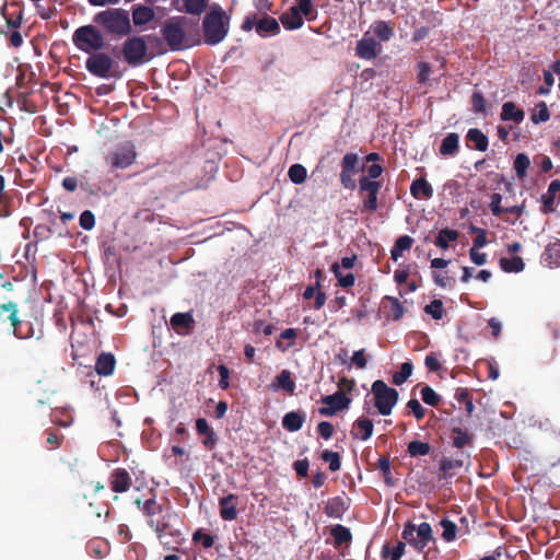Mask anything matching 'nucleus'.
Here are the masks:
<instances>
[{
  "label": "nucleus",
  "instance_id": "obj_1",
  "mask_svg": "<svg viewBox=\"0 0 560 560\" xmlns=\"http://www.w3.org/2000/svg\"><path fill=\"white\" fill-rule=\"evenodd\" d=\"M93 23L112 37L122 38L132 32L130 14L122 8H109L97 12Z\"/></svg>",
  "mask_w": 560,
  "mask_h": 560
},
{
  "label": "nucleus",
  "instance_id": "obj_2",
  "mask_svg": "<svg viewBox=\"0 0 560 560\" xmlns=\"http://www.w3.org/2000/svg\"><path fill=\"white\" fill-rule=\"evenodd\" d=\"M230 16L219 4H213L202 21L203 39L208 45H218L228 35Z\"/></svg>",
  "mask_w": 560,
  "mask_h": 560
},
{
  "label": "nucleus",
  "instance_id": "obj_3",
  "mask_svg": "<svg viewBox=\"0 0 560 560\" xmlns=\"http://www.w3.org/2000/svg\"><path fill=\"white\" fill-rule=\"evenodd\" d=\"M136 504L141 508L147 517L148 525L161 537L166 533L170 524V509L165 504L159 503L155 498H150L144 501L141 506V501L136 500Z\"/></svg>",
  "mask_w": 560,
  "mask_h": 560
},
{
  "label": "nucleus",
  "instance_id": "obj_4",
  "mask_svg": "<svg viewBox=\"0 0 560 560\" xmlns=\"http://www.w3.org/2000/svg\"><path fill=\"white\" fill-rule=\"evenodd\" d=\"M371 393L377 411L382 416H389L398 401V390L389 387L384 381L376 380L372 383Z\"/></svg>",
  "mask_w": 560,
  "mask_h": 560
},
{
  "label": "nucleus",
  "instance_id": "obj_5",
  "mask_svg": "<svg viewBox=\"0 0 560 560\" xmlns=\"http://www.w3.org/2000/svg\"><path fill=\"white\" fill-rule=\"evenodd\" d=\"M74 46L86 54L98 51L105 45L102 32L94 25H83L72 35Z\"/></svg>",
  "mask_w": 560,
  "mask_h": 560
},
{
  "label": "nucleus",
  "instance_id": "obj_6",
  "mask_svg": "<svg viewBox=\"0 0 560 560\" xmlns=\"http://www.w3.org/2000/svg\"><path fill=\"white\" fill-rule=\"evenodd\" d=\"M401 538L418 551H422L431 541H434L432 527L423 522L416 526L412 522H407L404 526Z\"/></svg>",
  "mask_w": 560,
  "mask_h": 560
},
{
  "label": "nucleus",
  "instance_id": "obj_7",
  "mask_svg": "<svg viewBox=\"0 0 560 560\" xmlns=\"http://www.w3.org/2000/svg\"><path fill=\"white\" fill-rule=\"evenodd\" d=\"M8 313L10 331L19 339H30L35 336L33 324L22 320L19 316L18 303L9 301L0 304V315Z\"/></svg>",
  "mask_w": 560,
  "mask_h": 560
},
{
  "label": "nucleus",
  "instance_id": "obj_8",
  "mask_svg": "<svg viewBox=\"0 0 560 560\" xmlns=\"http://www.w3.org/2000/svg\"><path fill=\"white\" fill-rule=\"evenodd\" d=\"M186 21L185 16H173L161 28L164 40L174 51L185 48L186 33L184 26Z\"/></svg>",
  "mask_w": 560,
  "mask_h": 560
},
{
  "label": "nucleus",
  "instance_id": "obj_9",
  "mask_svg": "<svg viewBox=\"0 0 560 560\" xmlns=\"http://www.w3.org/2000/svg\"><path fill=\"white\" fill-rule=\"evenodd\" d=\"M125 61L131 67H138L149 60L148 45L144 36L128 37L121 46Z\"/></svg>",
  "mask_w": 560,
  "mask_h": 560
},
{
  "label": "nucleus",
  "instance_id": "obj_10",
  "mask_svg": "<svg viewBox=\"0 0 560 560\" xmlns=\"http://www.w3.org/2000/svg\"><path fill=\"white\" fill-rule=\"evenodd\" d=\"M340 184L345 189L354 190L358 187L355 175L363 172L365 165L360 163L357 153L348 152L343 155L340 163Z\"/></svg>",
  "mask_w": 560,
  "mask_h": 560
},
{
  "label": "nucleus",
  "instance_id": "obj_11",
  "mask_svg": "<svg viewBox=\"0 0 560 560\" xmlns=\"http://www.w3.org/2000/svg\"><path fill=\"white\" fill-rule=\"evenodd\" d=\"M241 27L244 32H250L255 28L256 33L261 37L275 36L280 33L279 22L267 14L260 19L257 18L256 13L248 14L245 16Z\"/></svg>",
  "mask_w": 560,
  "mask_h": 560
},
{
  "label": "nucleus",
  "instance_id": "obj_12",
  "mask_svg": "<svg viewBox=\"0 0 560 560\" xmlns=\"http://www.w3.org/2000/svg\"><path fill=\"white\" fill-rule=\"evenodd\" d=\"M382 188L378 180H369L366 177L359 179V195L362 197L361 211L374 213L378 208L377 195Z\"/></svg>",
  "mask_w": 560,
  "mask_h": 560
},
{
  "label": "nucleus",
  "instance_id": "obj_13",
  "mask_svg": "<svg viewBox=\"0 0 560 560\" xmlns=\"http://www.w3.org/2000/svg\"><path fill=\"white\" fill-rule=\"evenodd\" d=\"M136 158L137 152L135 144L127 141L110 152L106 158V162L114 168L124 170L132 165Z\"/></svg>",
  "mask_w": 560,
  "mask_h": 560
},
{
  "label": "nucleus",
  "instance_id": "obj_14",
  "mask_svg": "<svg viewBox=\"0 0 560 560\" xmlns=\"http://www.w3.org/2000/svg\"><path fill=\"white\" fill-rule=\"evenodd\" d=\"M322 402L325 405L324 407H320L318 412L319 415L324 417H332L338 411L348 409L349 405L351 402V399L347 397L345 392L337 390L336 393L331 395L324 396L322 398Z\"/></svg>",
  "mask_w": 560,
  "mask_h": 560
},
{
  "label": "nucleus",
  "instance_id": "obj_15",
  "mask_svg": "<svg viewBox=\"0 0 560 560\" xmlns=\"http://www.w3.org/2000/svg\"><path fill=\"white\" fill-rule=\"evenodd\" d=\"M113 59L105 52L92 54L85 61L86 70L98 78H108Z\"/></svg>",
  "mask_w": 560,
  "mask_h": 560
},
{
  "label": "nucleus",
  "instance_id": "obj_16",
  "mask_svg": "<svg viewBox=\"0 0 560 560\" xmlns=\"http://www.w3.org/2000/svg\"><path fill=\"white\" fill-rule=\"evenodd\" d=\"M382 51V45L375 38L369 36V32L357 42L355 55L364 60L376 58Z\"/></svg>",
  "mask_w": 560,
  "mask_h": 560
},
{
  "label": "nucleus",
  "instance_id": "obj_17",
  "mask_svg": "<svg viewBox=\"0 0 560 560\" xmlns=\"http://www.w3.org/2000/svg\"><path fill=\"white\" fill-rule=\"evenodd\" d=\"M110 489L117 493L127 492L131 485L132 478L125 468H116L113 470L109 477Z\"/></svg>",
  "mask_w": 560,
  "mask_h": 560
},
{
  "label": "nucleus",
  "instance_id": "obj_18",
  "mask_svg": "<svg viewBox=\"0 0 560 560\" xmlns=\"http://www.w3.org/2000/svg\"><path fill=\"white\" fill-rule=\"evenodd\" d=\"M560 199V179H553L548 186L547 192L541 195V212L545 214L556 211V200Z\"/></svg>",
  "mask_w": 560,
  "mask_h": 560
},
{
  "label": "nucleus",
  "instance_id": "obj_19",
  "mask_svg": "<svg viewBox=\"0 0 560 560\" xmlns=\"http://www.w3.org/2000/svg\"><path fill=\"white\" fill-rule=\"evenodd\" d=\"M349 508L350 500L348 498L337 495L327 500L324 512L328 517L342 518Z\"/></svg>",
  "mask_w": 560,
  "mask_h": 560
},
{
  "label": "nucleus",
  "instance_id": "obj_20",
  "mask_svg": "<svg viewBox=\"0 0 560 560\" xmlns=\"http://www.w3.org/2000/svg\"><path fill=\"white\" fill-rule=\"evenodd\" d=\"M237 495L230 493L219 499L220 516L224 521H234L237 517Z\"/></svg>",
  "mask_w": 560,
  "mask_h": 560
},
{
  "label": "nucleus",
  "instance_id": "obj_21",
  "mask_svg": "<svg viewBox=\"0 0 560 560\" xmlns=\"http://www.w3.org/2000/svg\"><path fill=\"white\" fill-rule=\"evenodd\" d=\"M374 424L368 418H359L354 421L351 435L355 440L368 441L373 434Z\"/></svg>",
  "mask_w": 560,
  "mask_h": 560
},
{
  "label": "nucleus",
  "instance_id": "obj_22",
  "mask_svg": "<svg viewBox=\"0 0 560 560\" xmlns=\"http://www.w3.org/2000/svg\"><path fill=\"white\" fill-rule=\"evenodd\" d=\"M196 430L199 435L205 436V439L202 440L203 446L208 450H212L218 442V438L214 431L209 427L205 418L197 419Z\"/></svg>",
  "mask_w": 560,
  "mask_h": 560
},
{
  "label": "nucleus",
  "instance_id": "obj_23",
  "mask_svg": "<svg viewBox=\"0 0 560 560\" xmlns=\"http://www.w3.org/2000/svg\"><path fill=\"white\" fill-rule=\"evenodd\" d=\"M433 192L431 184L423 177L415 179L411 183L410 194L416 199H431Z\"/></svg>",
  "mask_w": 560,
  "mask_h": 560
},
{
  "label": "nucleus",
  "instance_id": "obj_24",
  "mask_svg": "<svg viewBox=\"0 0 560 560\" xmlns=\"http://www.w3.org/2000/svg\"><path fill=\"white\" fill-rule=\"evenodd\" d=\"M154 19V11L152 8L143 4L132 7V23L135 26H143Z\"/></svg>",
  "mask_w": 560,
  "mask_h": 560
},
{
  "label": "nucleus",
  "instance_id": "obj_25",
  "mask_svg": "<svg viewBox=\"0 0 560 560\" xmlns=\"http://www.w3.org/2000/svg\"><path fill=\"white\" fill-rule=\"evenodd\" d=\"M371 30L381 42H388L394 36V23L392 21H374Z\"/></svg>",
  "mask_w": 560,
  "mask_h": 560
},
{
  "label": "nucleus",
  "instance_id": "obj_26",
  "mask_svg": "<svg viewBox=\"0 0 560 560\" xmlns=\"http://www.w3.org/2000/svg\"><path fill=\"white\" fill-rule=\"evenodd\" d=\"M116 365L115 357L112 353H101L95 362V371L98 375L108 376L113 374Z\"/></svg>",
  "mask_w": 560,
  "mask_h": 560
},
{
  "label": "nucleus",
  "instance_id": "obj_27",
  "mask_svg": "<svg viewBox=\"0 0 560 560\" xmlns=\"http://www.w3.org/2000/svg\"><path fill=\"white\" fill-rule=\"evenodd\" d=\"M525 113L523 109L518 108L513 102H505L502 105V112L500 115L501 120L503 121H514L515 124H521L524 120Z\"/></svg>",
  "mask_w": 560,
  "mask_h": 560
},
{
  "label": "nucleus",
  "instance_id": "obj_28",
  "mask_svg": "<svg viewBox=\"0 0 560 560\" xmlns=\"http://www.w3.org/2000/svg\"><path fill=\"white\" fill-rule=\"evenodd\" d=\"M459 150V136L456 132L448 133L440 145L439 152L443 156H454Z\"/></svg>",
  "mask_w": 560,
  "mask_h": 560
},
{
  "label": "nucleus",
  "instance_id": "obj_29",
  "mask_svg": "<svg viewBox=\"0 0 560 560\" xmlns=\"http://www.w3.org/2000/svg\"><path fill=\"white\" fill-rule=\"evenodd\" d=\"M280 21L287 30H298L304 23L303 16L293 7L281 14Z\"/></svg>",
  "mask_w": 560,
  "mask_h": 560
},
{
  "label": "nucleus",
  "instance_id": "obj_30",
  "mask_svg": "<svg viewBox=\"0 0 560 560\" xmlns=\"http://www.w3.org/2000/svg\"><path fill=\"white\" fill-rule=\"evenodd\" d=\"M305 421V413L300 411H290L284 415L282 425L290 432L299 431Z\"/></svg>",
  "mask_w": 560,
  "mask_h": 560
},
{
  "label": "nucleus",
  "instance_id": "obj_31",
  "mask_svg": "<svg viewBox=\"0 0 560 560\" xmlns=\"http://www.w3.org/2000/svg\"><path fill=\"white\" fill-rule=\"evenodd\" d=\"M271 386L273 389H283L289 394H293L295 389V383L289 370H282L279 375L276 376Z\"/></svg>",
  "mask_w": 560,
  "mask_h": 560
},
{
  "label": "nucleus",
  "instance_id": "obj_32",
  "mask_svg": "<svg viewBox=\"0 0 560 560\" xmlns=\"http://www.w3.org/2000/svg\"><path fill=\"white\" fill-rule=\"evenodd\" d=\"M413 238L409 235L399 236L390 249V258L397 261L405 250H409L413 245Z\"/></svg>",
  "mask_w": 560,
  "mask_h": 560
},
{
  "label": "nucleus",
  "instance_id": "obj_33",
  "mask_svg": "<svg viewBox=\"0 0 560 560\" xmlns=\"http://www.w3.org/2000/svg\"><path fill=\"white\" fill-rule=\"evenodd\" d=\"M466 138L468 141L474 143V148L478 151H486L489 145L487 136L478 128H471L468 130Z\"/></svg>",
  "mask_w": 560,
  "mask_h": 560
},
{
  "label": "nucleus",
  "instance_id": "obj_34",
  "mask_svg": "<svg viewBox=\"0 0 560 560\" xmlns=\"http://www.w3.org/2000/svg\"><path fill=\"white\" fill-rule=\"evenodd\" d=\"M453 434V446L463 450L466 446L472 445V435L468 433L467 431H464L463 429L458 427H454L452 429Z\"/></svg>",
  "mask_w": 560,
  "mask_h": 560
},
{
  "label": "nucleus",
  "instance_id": "obj_35",
  "mask_svg": "<svg viewBox=\"0 0 560 560\" xmlns=\"http://www.w3.org/2000/svg\"><path fill=\"white\" fill-rule=\"evenodd\" d=\"M459 234L456 230L448 228L442 229L434 240V245L441 249H447L450 247L448 242L457 241Z\"/></svg>",
  "mask_w": 560,
  "mask_h": 560
},
{
  "label": "nucleus",
  "instance_id": "obj_36",
  "mask_svg": "<svg viewBox=\"0 0 560 560\" xmlns=\"http://www.w3.org/2000/svg\"><path fill=\"white\" fill-rule=\"evenodd\" d=\"M544 259L551 267L560 266V241L559 240H557L556 242L550 243L546 246L545 252H544Z\"/></svg>",
  "mask_w": 560,
  "mask_h": 560
},
{
  "label": "nucleus",
  "instance_id": "obj_37",
  "mask_svg": "<svg viewBox=\"0 0 560 560\" xmlns=\"http://www.w3.org/2000/svg\"><path fill=\"white\" fill-rule=\"evenodd\" d=\"M500 267L505 272H521L524 269L525 264L518 256L511 258L503 257L500 259Z\"/></svg>",
  "mask_w": 560,
  "mask_h": 560
},
{
  "label": "nucleus",
  "instance_id": "obj_38",
  "mask_svg": "<svg viewBox=\"0 0 560 560\" xmlns=\"http://www.w3.org/2000/svg\"><path fill=\"white\" fill-rule=\"evenodd\" d=\"M331 536L335 539L336 546H341L343 544H348L352 539V534L350 529L343 525H336L331 528Z\"/></svg>",
  "mask_w": 560,
  "mask_h": 560
},
{
  "label": "nucleus",
  "instance_id": "obj_39",
  "mask_svg": "<svg viewBox=\"0 0 560 560\" xmlns=\"http://www.w3.org/2000/svg\"><path fill=\"white\" fill-rule=\"evenodd\" d=\"M295 10L305 16L307 21H313L317 16V11L313 4V0H300L298 5H293Z\"/></svg>",
  "mask_w": 560,
  "mask_h": 560
},
{
  "label": "nucleus",
  "instance_id": "obj_40",
  "mask_svg": "<svg viewBox=\"0 0 560 560\" xmlns=\"http://www.w3.org/2000/svg\"><path fill=\"white\" fill-rule=\"evenodd\" d=\"M430 450L429 443L418 440L411 441L407 446V452L411 457L425 456L430 453Z\"/></svg>",
  "mask_w": 560,
  "mask_h": 560
},
{
  "label": "nucleus",
  "instance_id": "obj_41",
  "mask_svg": "<svg viewBox=\"0 0 560 560\" xmlns=\"http://www.w3.org/2000/svg\"><path fill=\"white\" fill-rule=\"evenodd\" d=\"M331 271L334 272L335 277L337 278L338 280V284L341 287V288H350L354 284V281H355V278H354V275L349 272L347 275H342L341 271H340V266L339 264L335 262L332 266H331Z\"/></svg>",
  "mask_w": 560,
  "mask_h": 560
},
{
  "label": "nucleus",
  "instance_id": "obj_42",
  "mask_svg": "<svg viewBox=\"0 0 560 560\" xmlns=\"http://www.w3.org/2000/svg\"><path fill=\"white\" fill-rule=\"evenodd\" d=\"M530 165V160L525 153H518L514 160V170L518 178H524Z\"/></svg>",
  "mask_w": 560,
  "mask_h": 560
},
{
  "label": "nucleus",
  "instance_id": "obj_43",
  "mask_svg": "<svg viewBox=\"0 0 560 560\" xmlns=\"http://www.w3.org/2000/svg\"><path fill=\"white\" fill-rule=\"evenodd\" d=\"M412 370L411 362H404L400 365V371L393 374V383L397 386L402 385L411 376Z\"/></svg>",
  "mask_w": 560,
  "mask_h": 560
},
{
  "label": "nucleus",
  "instance_id": "obj_44",
  "mask_svg": "<svg viewBox=\"0 0 560 560\" xmlns=\"http://www.w3.org/2000/svg\"><path fill=\"white\" fill-rule=\"evenodd\" d=\"M290 180L294 184H302L307 177V171L302 164H293L288 171Z\"/></svg>",
  "mask_w": 560,
  "mask_h": 560
},
{
  "label": "nucleus",
  "instance_id": "obj_45",
  "mask_svg": "<svg viewBox=\"0 0 560 560\" xmlns=\"http://www.w3.org/2000/svg\"><path fill=\"white\" fill-rule=\"evenodd\" d=\"M416 68L418 83L422 85L428 84L430 75L433 72L432 66L427 61H420L417 63Z\"/></svg>",
  "mask_w": 560,
  "mask_h": 560
},
{
  "label": "nucleus",
  "instance_id": "obj_46",
  "mask_svg": "<svg viewBox=\"0 0 560 560\" xmlns=\"http://www.w3.org/2000/svg\"><path fill=\"white\" fill-rule=\"evenodd\" d=\"M440 525L443 528L442 538L447 542L453 541L457 533L456 524L448 518H442Z\"/></svg>",
  "mask_w": 560,
  "mask_h": 560
},
{
  "label": "nucleus",
  "instance_id": "obj_47",
  "mask_svg": "<svg viewBox=\"0 0 560 560\" xmlns=\"http://www.w3.org/2000/svg\"><path fill=\"white\" fill-rule=\"evenodd\" d=\"M320 458L329 464V469L332 472L338 471L341 467L340 455L337 452L325 450L322 453Z\"/></svg>",
  "mask_w": 560,
  "mask_h": 560
},
{
  "label": "nucleus",
  "instance_id": "obj_48",
  "mask_svg": "<svg viewBox=\"0 0 560 560\" xmlns=\"http://www.w3.org/2000/svg\"><path fill=\"white\" fill-rule=\"evenodd\" d=\"M405 542L399 541L395 547L390 548L389 545L383 546L382 556L390 557V560H400L405 552Z\"/></svg>",
  "mask_w": 560,
  "mask_h": 560
},
{
  "label": "nucleus",
  "instance_id": "obj_49",
  "mask_svg": "<svg viewBox=\"0 0 560 560\" xmlns=\"http://www.w3.org/2000/svg\"><path fill=\"white\" fill-rule=\"evenodd\" d=\"M192 323L194 318L190 313H175L171 317V324L173 327L188 328Z\"/></svg>",
  "mask_w": 560,
  "mask_h": 560
},
{
  "label": "nucleus",
  "instance_id": "obj_50",
  "mask_svg": "<svg viewBox=\"0 0 560 560\" xmlns=\"http://www.w3.org/2000/svg\"><path fill=\"white\" fill-rule=\"evenodd\" d=\"M185 5V11L189 14L199 15L207 8L208 0H183Z\"/></svg>",
  "mask_w": 560,
  "mask_h": 560
},
{
  "label": "nucleus",
  "instance_id": "obj_51",
  "mask_svg": "<svg viewBox=\"0 0 560 560\" xmlns=\"http://www.w3.org/2000/svg\"><path fill=\"white\" fill-rule=\"evenodd\" d=\"M421 398L424 404L436 407L440 404L441 397L435 393V390L430 387L429 385H425L421 389Z\"/></svg>",
  "mask_w": 560,
  "mask_h": 560
},
{
  "label": "nucleus",
  "instance_id": "obj_52",
  "mask_svg": "<svg viewBox=\"0 0 560 560\" xmlns=\"http://www.w3.org/2000/svg\"><path fill=\"white\" fill-rule=\"evenodd\" d=\"M424 312L436 320L442 319L444 315L443 302L438 299L431 301L430 304L425 305Z\"/></svg>",
  "mask_w": 560,
  "mask_h": 560
},
{
  "label": "nucleus",
  "instance_id": "obj_53",
  "mask_svg": "<svg viewBox=\"0 0 560 560\" xmlns=\"http://www.w3.org/2000/svg\"><path fill=\"white\" fill-rule=\"evenodd\" d=\"M550 118L548 106L545 102L537 105V112L533 113L530 119L534 124L545 122Z\"/></svg>",
  "mask_w": 560,
  "mask_h": 560
},
{
  "label": "nucleus",
  "instance_id": "obj_54",
  "mask_svg": "<svg viewBox=\"0 0 560 560\" xmlns=\"http://www.w3.org/2000/svg\"><path fill=\"white\" fill-rule=\"evenodd\" d=\"M192 540L199 542L203 548H211L214 544V538L210 534L205 533L202 529H197L192 534Z\"/></svg>",
  "mask_w": 560,
  "mask_h": 560
},
{
  "label": "nucleus",
  "instance_id": "obj_55",
  "mask_svg": "<svg viewBox=\"0 0 560 560\" xmlns=\"http://www.w3.org/2000/svg\"><path fill=\"white\" fill-rule=\"evenodd\" d=\"M45 434L47 435L46 445H47L48 450H56V448L60 447V445L65 439V436L62 434H59L51 430H46Z\"/></svg>",
  "mask_w": 560,
  "mask_h": 560
},
{
  "label": "nucleus",
  "instance_id": "obj_56",
  "mask_svg": "<svg viewBox=\"0 0 560 560\" xmlns=\"http://www.w3.org/2000/svg\"><path fill=\"white\" fill-rule=\"evenodd\" d=\"M463 465H464V462L462 459H451L447 457H443L440 460V470L443 474L447 475L451 470L460 468V467H463Z\"/></svg>",
  "mask_w": 560,
  "mask_h": 560
},
{
  "label": "nucleus",
  "instance_id": "obj_57",
  "mask_svg": "<svg viewBox=\"0 0 560 560\" xmlns=\"http://www.w3.org/2000/svg\"><path fill=\"white\" fill-rule=\"evenodd\" d=\"M486 98L483 97L481 92H474L471 95V105L475 113L485 114L486 113Z\"/></svg>",
  "mask_w": 560,
  "mask_h": 560
},
{
  "label": "nucleus",
  "instance_id": "obj_58",
  "mask_svg": "<svg viewBox=\"0 0 560 560\" xmlns=\"http://www.w3.org/2000/svg\"><path fill=\"white\" fill-rule=\"evenodd\" d=\"M79 224L82 229L90 231L95 225V215L92 211L85 210L81 213Z\"/></svg>",
  "mask_w": 560,
  "mask_h": 560
},
{
  "label": "nucleus",
  "instance_id": "obj_59",
  "mask_svg": "<svg viewBox=\"0 0 560 560\" xmlns=\"http://www.w3.org/2000/svg\"><path fill=\"white\" fill-rule=\"evenodd\" d=\"M407 407L411 410L417 420L424 418L427 409L422 407L418 399L412 398L407 402Z\"/></svg>",
  "mask_w": 560,
  "mask_h": 560
},
{
  "label": "nucleus",
  "instance_id": "obj_60",
  "mask_svg": "<svg viewBox=\"0 0 560 560\" xmlns=\"http://www.w3.org/2000/svg\"><path fill=\"white\" fill-rule=\"evenodd\" d=\"M502 196L498 192L491 195L490 210L494 217H500L504 213V207L501 206Z\"/></svg>",
  "mask_w": 560,
  "mask_h": 560
},
{
  "label": "nucleus",
  "instance_id": "obj_61",
  "mask_svg": "<svg viewBox=\"0 0 560 560\" xmlns=\"http://www.w3.org/2000/svg\"><path fill=\"white\" fill-rule=\"evenodd\" d=\"M433 281L438 287L441 288H453L455 285V279L453 277H444L441 273L434 272L432 275Z\"/></svg>",
  "mask_w": 560,
  "mask_h": 560
},
{
  "label": "nucleus",
  "instance_id": "obj_62",
  "mask_svg": "<svg viewBox=\"0 0 560 560\" xmlns=\"http://www.w3.org/2000/svg\"><path fill=\"white\" fill-rule=\"evenodd\" d=\"M386 299L392 302L393 319L394 320L400 319L404 315L405 310H404V306L401 305V303L399 302V300L397 298H393V296H386Z\"/></svg>",
  "mask_w": 560,
  "mask_h": 560
},
{
  "label": "nucleus",
  "instance_id": "obj_63",
  "mask_svg": "<svg viewBox=\"0 0 560 560\" xmlns=\"http://www.w3.org/2000/svg\"><path fill=\"white\" fill-rule=\"evenodd\" d=\"M351 362L360 370H363L366 368L368 361L365 359V350L361 349L358 351H354L351 357Z\"/></svg>",
  "mask_w": 560,
  "mask_h": 560
},
{
  "label": "nucleus",
  "instance_id": "obj_64",
  "mask_svg": "<svg viewBox=\"0 0 560 560\" xmlns=\"http://www.w3.org/2000/svg\"><path fill=\"white\" fill-rule=\"evenodd\" d=\"M319 435L324 440H329L334 434V425L328 421H322L317 425Z\"/></svg>",
  "mask_w": 560,
  "mask_h": 560
}]
</instances>
